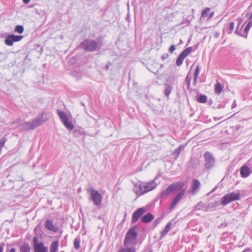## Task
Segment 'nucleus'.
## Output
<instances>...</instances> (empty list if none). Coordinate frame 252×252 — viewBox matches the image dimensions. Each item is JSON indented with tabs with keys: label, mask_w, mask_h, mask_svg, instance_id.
Returning a JSON list of instances; mask_svg holds the SVG:
<instances>
[{
	"label": "nucleus",
	"mask_w": 252,
	"mask_h": 252,
	"mask_svg": "<svg viewBox=\"0 0 252 252\" xmlns=\"http://www.w3.org/2000/svg\"><path fill=\"white\" fill-rule=\"evenodd\" d=\"M250 53L244 51L239 54L237 57V70H246L250 66Z\"/></svg>",
	"instance_id": "obj_1"
},
{
	"label": "nucleus",
	"mask_w": 252,
	"mask_h": 252,
	"mask_svg": "<svg viewBox=\"0 0 252 252\" xmlns=\"http://www.w3.org/2000/svg\"><path fill=\"white\" fill-rule=\"evenodd\" d=\"M57 113L64 126L68 130H72L74 126L71 121L72 118L71 115L69 114L68 115L64 111L60 109L57 110Z\"/></svg>",
	"instance_id": "obj_2"
},
{
	"label": "nucleus",
	"mask_w": 252,
	"mask_h": 252,
	"mask_svg": "<svg viewBox=\"0 0 252 252\" xmlns=\"http://www.w3.org/2000/svg\"><path fill=\"white\" fill-rule=\"evenodd\" d=\"M252 173V158L240 169V174L242 178H247Z\"/></svg>",
	"instance_id": "obj_3"
},
{
	"label": "nucleus",
	"mask_w": 252,
	"mask_h": 252,
	"mask_svg": "<svg viewBox=\"0 0 252 252\" xmlns=\"http://www.w3.org/2000/svg\"><path fill=\"white\" fill-rule=\"evenodd\" d=\"M81 47L85 50L93 52L99 48V44L94 40H86L81 44Z\"/></svg>",
	"instance_id": "obj_4"
},
{
	"label": "nucleus",
	"mask_w": 252,
	"mask_h": 252,
	"mask_svg": "<svg viewBox=\"0 0 252 252\" xmlns=\"http://www.w3.org/2000/svg\"><path fill=\"white\" fill-rule=\"evenodd\" d=\"M184 184L183 183H174L170 185L166 189L162 191L160 194L161 198H165L177 189H181L183 187Z\"/></svg>",
	"instance_id": "obj_5"
},
{
	"label": "nucleus",
	"mask_w": 252,
	"mask_h": 252,
	"mask_svg": "<svg viewBox=\"0 0 252 252\" xmlns=\"http://www.w3.org/2000/svg\"><path fill=\"white\" fill-rule=\"evenodd\" d=\"M87 191L90 193L91 199L94 202V203L96 206L100 205L102 202V197L99 192L97 190H95L93 187H90L87 189Z\"/></svg>",
	"instance_id": "obj_6"
},
{
	"label": "nucleus",
	"mask_w": 252,
	"mask_h": 252,
	"mask_svg": "<svg viewBox=\"0 0 252 252\" xmlns=\"http://www.w3.org/2000/svg\"><path fill=\"white\" fill-rule=\"evenodd\" d=\"M205 158V167L207 169H210L212 168L215 164V159L213 157L212 154L208 152H206L204 155Z\"/></svg>",
	"instance_id": "obj_7"
},
{
	"label": "nucleus",
	"mask_w": 252,
	"mask_h": 252,
	"mask_svg": "<svg viewBox=\"0 0 252 252\" xmlns=\"http://www.w3.org/2000/svg\"><path fill=\"white\" fill-rule=\"evenodd\" d=\"M35 122L33 120L31 122H25L20 124L18 128L21 131L33 129L37 127Z\"/></svg>",
	"instance_id": "obj_8"
},
{
	"label": "nucleus",
	"mask_w": 252,
	"mask_h": 252,
	"mask_svg": "<svg viewBox=\"0 0 252 252\" xmlns=\"http://www.w3.org/2000/svg\"><path fill=\"white\" fill-rule=\"evenodd\" d=\"M236 200V193L232 192L229 193L225 195L221 198V204L223 206H225L232 201H235Z\"/></svg>",
	"instance_id": "obj_9"
},
{
	"label": "nucleus",
	"mask_w": 252,
	"mask_h": 252,
	"mask_svg": "<svg viewBox=\"0 0 252 252\" xmlns=\"http://www.w3.org/2000/svg\"><path fill=\"white\" fill-rule=\"evenodd\" d=\"M157 179L158 176H156L152 181L144 184L143 186L144 193L154 189L157 187L158 184L156 183V180Z\"/></svg>",
	"instance_id": "obj_10"
},
{
	"label": "nucleus",
	"mask_w": 252,
	"mask_h": 252,
	"mask_svg": "<svg viewBox=\"0 0 252 252\" xmlns=\"http://www.w3.org/2000/svg\"><path fill=\"white\" fill-rule=\"evenodd\" d=\"M185 189H183L175 196L174 199L173 200L172 202L171 203L170 206V210H172L175 207L176 205L178 203L179 201L182 198V197L185 195Z\"/></svg>",
	"instance_id": "obj_11"
},
{
	"label": "nucleus",
	"mask_w": 252,
	"mask_h": 252,
	"mask_svg": "<svg viewBox=\"0 0 252 252\" xmlns=\"http://www.w3.org/2000/svg\"><path fill=\"white\" fill-rule=\"evenodd\" d=\"M48 113L43 112L37 118L33 119L34 121H36L35 123L37 127L45 123L48 119Z\"/></svg>",
	"instance_id": "obj_12"
},
{
	"label": "nucleus",
	"mask_w": 252,
	"mask_h": 252,
	"mask_svg": "<svg viewBox=\"0 0 252 252\" xmlns=\"http://www.w3.org/2000/svg\"><path fill=\"white\" fill-rule=\"evenodd\" d=\"M145 212V210L143 208H140L135 211L132 216V222L135 223Z\"/></svg>",
	"instance_id": "obj_13"
},
{
	"label": "nucleus",
	"mask_w": 252,
	"mask_h": 252,
	"mask_svg": "<svg viewBox=\"0 0 252 252\" xmlns=\"http://www.w3.org/2000/svg\"><path fill=\"white\" fill-rule=\"evenodd\" d=\"M241 93L244 100H246L247 98L252 99V93L249 86H247L245 87L242 91Z\"/></svg>",
	"instance_id": "obj_14"
},
{
	"label": "nucleus",
	"mask_w": 252,
	"mask_h": 252,
	"mask_svg": "<svg viewBox=\"0 0 252 252\" xmlns=\"http://www.w3.org/2000/svg\"><path fill=\"white\" fill-rule=\"evenodd\" d=\"M200 187V183L199 181L195 179H193L190 193L192 195L195 194L199 189Z\"/></svg>",
	"instance_id": "obj_15"
},
{
	"label": "nucleus",
	"mask_w": 252,
	"mask_h": 252,
	"mask_svg": "<svg viewBox=\"0 0 252 252\" xmlns=\"http://www.w3.org/2000/svg\"><path fill=\"white\" fill-rule=\"evenodd\" d=\"M45 227L53 232H57L59 228L56 225L53 224V221L51 220H47L45 222Z\"/></svg>",
	"instance_id": "obj_16"
},
{
	"label": "nucleus",
	"mask_w": 252,
	"mask_h": 252,
	"mask_svg": "<svg viewBox=\"0 0 252 252\" xmlns=\"http://www.w3.org/2000/svg\"><path fill=\"white\" fill-rule=\"evenodd\" d=\"M133 191L138 195H141L144 194L143 186L140 183L134 184Z\"/></svg>",
	"instance_id": "obj_17"
},
{
	"label": "nucleus",
	"mask_w": 252,
	"mask_h": 252,
	"mask_svg": "<svg viewBox=\"0 0 252 252\" xmlns=\"http://www.w3.org/2000/svg\"><path fill=\"white\" fill-rule=\"evenodd\" d=\"M34 252H48V248L44 246L43 243H39V244L33 248Z\"/></svg>",
	"instance_id": "obj_18"
},
{
	"label": "nucleus",
	"mask_w": 252,
	"mask_h": 252,
	"mask_svg": "<svg viewBox=\"0 0 252 252\" xmlns=\"http://www.w3.org/2000/svg\"><path fill=\"white\" fill-rule=\"evenodd\" d=\"M172 226V223L171 222H169L165 226L164 229L161 231L160 236L159 237V239L161 240L168 233V232L170 230Z\"/></svg>",
	"instance_id": "obj_19"
},
{
	"label": "nucleus",
	"mask_w": 252,
	"mask_h": 252,
	"mask_svg": "<svg viewBox=\"0 0 252 252\" xmlns=\"http://www.w3.org/2000/svg\"><path fill=\"white\" fill-rule=\"evenodd\" d=\"M154 219V216L151 214L148 213V214L144 215L141 218V221L145 223H149L151 221Z\"/></svg>",
	"instance_id": "obj_20"
},
{
	"label": "nucleus",
	"mask_w": 252,
	"mask_h": 252,
	"mask_svg": "<svg viewBox=\"0 0 252 252\" xmlns=\"http://www.w3.org/2000/svg\"><path fill=\"white\" fill-rule=\"evenodd\" d=\"M59 243L57 241L53 242L50 246V252H58Z\"/></svg>",
	"instance_id": "obj_21"
},
{
	"label": "nucleus",
	"mask_w": 252,
	"mask_h": 252,
	"mask_svg": "<svg viewBox=\"0 0 252 252\" xmlns=\"http://www.w3.org/2000/svg\"><path fill=\"white\" fill-rule=\"evenodd\" d=\"M222 89L223 87L222 86V85L219 81H217L215 87V92L216 94L219 95L222 92Z\"/></svg>",
	"instance_id": "obj_22"
},
{
	"label": "nucleus",
	"mask_w": 252,
	"mask_h": 252,
	"mask_svg": "<svg viewBox=\"0 0 252 252\" xmlns=\"http://www.w3.org/2000/svg\"><path fill=\"white\" fill-rule=\"evenodd\" d=\"M165 94L167 97H168L173 89V87L172 86L167 84H165Z\"/></svg>",
	"instance_id": "obj_23"
},
{
	"label": "nucleus",
	"mask_w": 252,
	"mask_h": 252,
	"mask_svg": "<svg viewBox=\"0 0 252 252\" xmlns=\"http://www.w3.org/2000/svg\"><path fill=\"white\" fill-rule=\"evenodd\" d=\"M13 41L10 34L8 35L4 40V43L5 45L11 46L13 44Z\"/></svg>",
	"instance_id": "obj_24"
},
{
	"label": "nucleus",
	"mask_w": 252,
	"mask_h": 252,
	"mask_svg": "<svg viewBox=\"0 0 252 252\" xmlns=\"http://www.w3.org/2000/svg\"><path fill=\"white\" fill-rule=\"evenodd\" d=\"M192 50V47H189L185 49L180 55L185 59L190 53Z\"/></svg>",
	"instance_id": "obj_25"
},
{
	"label": "nucleus",
	"mask_w": 252,
	"mask_h": 252,
	"mask_svg": "<svg viewBox=\"0 0 252 252\" xmlns=\"http://www.w3.org/2000/svg\"><path fill=\"white\" fill-rule=\"evenodd\" d=\"M21 252H31V248L28 243H24L20 248Z\"/></svg>",
	"instance_id": "obj_26"
},
{
	"label": "nucleus",
	"mask_w": 252,
	"mask_h": 252,
	"mask_svg": "<svg viewBox=\"0 0 252 252\" xmlns=\"http://www.w3.org/2000/svg\"><path fill=\"white\" fill-rule=\"evenodd\" d=\"M13 42H18L21 41L23 38V36L22 35H15L14 34H10Z\"/></svg>",
	"instance_id": "obj_27"
},
{
	"label": "nucleus",
	"mask_w": 252,
	"mask_h": 252,
	"mask_svg": "<svg viewBox=\"0 0 252 252\" xmlns=\"http://www.w3.org/2000/svg\"><path fill=\"white\" fill-rule=\"evenodd\" d=\"M24 31V27L22 25H17L14 29V32L18 33H22Z\"/></svg>",
	"instance_id": "obj_28"
},
{
	"label": "nucleus",
	"mask_w": 252,
	"mask_h": 252,
	"mask_svg": "<svg viewBox=\"0 0 252 252\" xmlns=\"http://www.w3.org/2000/svg\"><path fill=\"white\" fill-rule=\"evenodd\" d=\"M185 58L183 57L180 54L177 58L176 61V64L178 66H181L183 62V61L184 60Z\"/></svg>",
	"instance_id": "obj_29"
},
{
	"label": "nucleus",
	"mask_w": 252,
	"mask_h": 252,
	"mask_svg": "<svg viewBox=\"0 0 252 252\" xmlns=\"http://www.w3.org/2000/svg\"><path fill=\"white\" fill-rule=\"evenodd\" d=\"M197 100L200 103H205L207 101V98L205 95L201 94L197 97Z\"/></svg>",
	"instance_id": "obj_30"
},
{
	"label": "nucleus",
	"mask_w": 252,
	"mask_h": 252,
	"mask_svg": "<svg viewBox=\"0 0 252 252\" xmlns=\"http://www.w3.org/2000/svg\"><path fill=\"white\" fill-rule=\"evenodd\" d=\"M80 239L79 237H77L75 239L74 241V247L76 250L80 248Z\"/></svg>",
	"instance_id": "obj_31"
},
{
	"label": "nucleus",
	"mask_w": 252,
	"mask_h": 252,
	"mask_svg": "<svg viewBox=\"0 0 252 252\" xmlns=\"http://www.w3.org/2000/svg\"><path fill=\"white\" fill-rule=\"evenodd\" d=\"M210 10V8L208 7L205 8L201 13V17H205L207 15L208 12Z\"/></svg>",
	"instance_id": "obj_32"
},
{
	"label": "nucleus",
	"mask_w": 252,
	"mask_h": 252,
	"mask_svg": "<svg viewBox=\"0 0 252 252\" xmlns=\"http://www.w3.org/2000/svg\"><path fill=\"white\" fill-rule=\"evenodd\" d=\"M200 68L199 65L196 66L195 70L194 73V77H198L199 74L200 73Z\"/></svg>",
	"instance_id": "obj_33"
},
{
	"label": "nucleus",
	"mask_w": 252,
	"mask_h": 252,
	"mask_svg": "<svg viewBox=\"0 0 252 252\" xmlns=\"http://www.w3.org/2000/svg\"><path fill=\"white\" fill-rule=\"evenodd\" d=\"M186 82L187 83L188 89H189L190 85L191 77H189V75H187L186 78Z\"/></svg>",
	"instance_id": "obj_34"
},
{
	"label": "nucleus",
	"mask_w": 252,
	"mask_h": 252,
	"mask_svg": "<svg viewBox=\"0 0 252 252\" xmlns=\"http://www.w3.org/2000/svg\"><path fill=\"white\" fill-rule=\"evenodd\" d=\"M161 218H159L155 220L154 221L153 225L154 227H156L158 224H159L161 220Z\"/></svg>",
	"instance_id": "obj_35"
},
{
	"label": "nucleus",
	"mask_w": 252,
	"mask_h": 252,
	"mask_svg": "<svg viewBox=\"0 0 252 252\" xmlns=\"http://www.w3.org/2000/svg\"><path fill=\"white\" fill-rule=\"evenodd\" d=\"M234 23L233 22H231L229 24V27H228V29L229 30V32H228L229 33L231 32L232 31V30L234 29Z\"/></svg>",
	"instance_id": "obj_36"
},
{
	"label": "nucleus",
	"mask_w": 252,
	"mask_h": 252,
	"mask_svg": "<svg viewBox=\"0 0 252 252\" xmlns=\"http://www.w3.org/2000/svg\"><path fill=\"white\" fill-rule=\"evenodd\" d=\"M33 248L35 247V246H37L39 244L38 243V240L37 237H34L33 238Z\"/></svg>",
	"instance_id": "obj_37"
},
{
	"label": "nucleus",
	"mask_w": 252,
	"mask_h": 252,
	"mask_svg": "<svg viewBox=\"0 0 252 252\" xmlns=\"http://www.w3.org/2000/svg\"><path fill=\"white\" fill-rule=\"evenodd\" d=\"M6 141V139L3 137L0 139V147H2L4 145Z\"/></svg>",
	"instance_id": "obj_38"
},
{
	"label": "nucleus",
	"mask_w": 252,
	"mask_h": 252,
	"mask_svg": "<svg viewBox=\"0 0 252 252\" xmlns=\"http://www.w3.org/2000/svg\"><path fill=\"white\" fill-rule=\"evenodd\" d=\"M202 203L199 202L198 204L194 206L195 210H199L201 209V207L202 206Z\"/></svg>",
	"instance_id": "obj_39"
},
{
	"label": "nucleus",
	"mask_w": 252,
	"mask_h": 252,
	"mask_svg": "<svg viewBox=\"0 0 252 252\" xmlns=\"http://www.w3.org/2000/svg\"><path fill=\"white\" fill-rule=\"evenodd\" d=\"M175 49H176V48H175V45H172L170 47V48H169V51L170 52H171V53H172L173 51H175Z\"/></svg>",
	"instance_id": "obj_40"
},
{
	"label": "nucleus",
	"mask_w": 252,
	"mask_h": 252,
	"mask_svg": "<svg viewBox=\"0 0 252 252\" xmlns=\"http://www.w3.org/2000/svg\"><path fill=\"white\" fill-rule=\"evenodd\" d=\"M198 77H194L193 84L194 85H196Z\"/></svg>",
	"instance_id": "obj_41"
},
{
	"label": "nucleus",
	"mask_w": 252,
	"mask_h": 252,
	"mask_svg": "<svg viewBox=\"0 0 252 252\" xmlns=\"http://www.w3.org/2000/svg\"><path fill=\"white\" fill-rule=\"evenodd\" d=\"M7 252H16V251L15 248H12L10 250L7 251Z\"/></svg>",
	"instance_id": "obj_42"
},
{
	"label": "nucleus",
	"mask_w": 252,
	"mask_h": 252,
	"mask_svg": "<svg viewBox=\"0 0 252 252\" xmlns=\"http://www.w3.org/2000/svg\"><path fill=\"white\" fill-rule=\"evenodd\" d=\"M168 57V54H164L162 56V59L164 60V59H166Z\"/></svg>",
	"instance_id": "obj_43"
},
{
	"label": "nucleus",
	"mask_w": 252,
	"mask_h": 252,
	"mask_svg": "<svg viewBox=\"0 0 252 252\" xmlns=\"http://www.w3.org/2000/svg\"><path fill=\"white\" fill-rule=\"evenodd\" d=\"M3 245H4V244H3L2 245H0V252H3Z\"/></svg>",
	"instance_id": "obj_44"
},
{
	"label": "nucleus",
	"mask_w": 252,
	"mask_h": 252,
	"mask_svg": "<svg viewBox=\"0 0 252 252\" xmlns=\"http://www.w3.org/2000/svg\"><path fill=\"white\" fill-rule=\"evenodd\" d=\"M23 1L25 4H28L30 2V0H23Z\"/></svg>",
	"instance_id": "obj_45"
},
{
	"label": "nucleus",
	"mask_w": 252,
	"mask_h": 252,
	"mask_svg": "<svg viewBox=\"0 0 252 252\" xmlns=\"http://www.w3.org/2000/svg\"><path fill=\"white\" fill-rule=\"evenodd\" d=\"M214 12H213L211 13H210V14L209 15V19H210L212 17H213V16H214Z\"/></svg>",
	"instance_id": "obj_46"
},
{
	"label": "nucleus",
	"mask_w": 252,
	"mask_h": 252,
	"mask_svg": "<svg viewBox=\"0 0 252 252\" xmlns=\"http://www.w3.org/2000/svg\"><path fill=\"white\" fill-rule=\"evenodd\" d=\"M176 152L178 153V154H179L181 152V148L180 147L178 148V149H177L176 150Z\"/></svg>",
	"instance_id": "obj_47"
},
{
	"label": "nucleus",
	"mask_w": 252,
	"mask_h": 252,
	"mask_svg": "<svg viewBox=\"0 0 252 252\" xmlns=\"http://www.w3.org/2000/svg\"><path fill=\"white\" fill-rule=\"evenodd\" d=\"M240 197V194L238 191H237V200H239Z\"/></svg>",
	"instance_id": "obj_48"
},
{
	"label": "nucleus",
	"mask_w": 252,
	"mask_h": 252,
	"mask_svg": "<svg viewBox=\"0 0 252 252\" xmlns=\"http://www.w3.org/2000/svg\"><path fill=\"white\" fill-rule=\"evenodd\" d=\"M243 252H252V251L250 249H245Z\"/></svg>",
	"instance_id": "obj_49"
},
{
	"label": "nucleus",
	"mask_w": 252,
	"mask_h": 252,
	"mask_svg": "<svg viewBox=\"0 0 252 252\" xmlns=\"http://www.w3.org/2000/svg\"><path fill=\"white\" fill-rule=\"evenodd\" d=\"M170 79H171L172 81H174V77H170Z\"/></svg>",
	"instance_id": "obj_50"
},
{
	"label": "nucleus",
	"mask_w": 252,
	"mask_h": 252,
	"mask_svg": "<svg viewBox=\"0 0 252 252\" xmlns=\"http://www.w3.org/2000/svg\"><path fill=\"white\" fill-rule=\"evenodd\" d=\"M235 103H236V100H235L233 103V106H234L235 105Z\"/></svg>",
	"instance_id": "obj_51"
},
{
	"label": "nucleus",
	"mask_w": 252,
	"mask_h": 252,
	"mask_svg": "<svg viewBox=\"0 0 252 252\" xmlns=\"http://www.w3.org/2000/svg\"><path fill=\"white\" fill-rule=\"evenodd\" d=\"M242 20V19H240V18H239V23H240V22H241L242 21V20Z\"/></svg>",
	"instance_id": "obj_52"
},
{
	"label": "nucleus",
	"mask_w": 252,
	"mask_h": 252,
	"mask_svg": "<svg viewBox=\"0 0 252 252\" xmlns=\"http://www.w3.org/2000/svg\"><path fill=\"white\" fill-rule=\"evenodd\" d=\"M252 4L249 6L248 9H250L252 7Z\"/></svg>",
	"instance_id": "obj_53"
},
{
	"label": "nucleus",
	"mask_w": 252,
	"mask_h": 252,
	"mask_svg": "<svg viewBox=\"0 0 252 252\" xmlns=\"http://www.w3.org/2000/svg\"><path fill=\"white\" fill-rule=\"evenodd\" d=\"M106 67L107 68H108V65H106Z\"/></svg>",
	"instance_id": "obj_54"
}]
</instances>
